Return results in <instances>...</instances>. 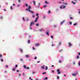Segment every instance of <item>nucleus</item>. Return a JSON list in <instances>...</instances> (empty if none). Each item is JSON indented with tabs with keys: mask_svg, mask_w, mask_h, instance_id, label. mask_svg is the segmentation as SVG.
Here are the masks:
<instances>
[{
	"mask_svg": "<svg viewBox=\"0 0 80 80\" xmlns=\"http://www.w3.org/2000/svg\"><path fill=\"white\" fill-rule=\"evenodd\" d=\"M31 8H32L31 6H29L28 7V8L26 9V10L27 11H29V12H30V13H33V12L30 10V9H31Z\"/></svg>",
	"mask_w": 80,
	"mask_h": 80,
	"instance_id": "f257e3e1",
	"label": "nucleus"
},
{
	"mask_svg": "<svg viewBox=\"0 0 80 80\" xmlns=\"http://www.w3.org/2000/svg\"><path fill=\"white\" fill-rule=\"evenodd\" d=\"M38 17L36 18L35 20V22H37V20H38Z\"/></svg>",
	"mask_w": 80,
	"mask_h": 80,
	"instance_id": "f03ea898",
	"label": "nucleus"
},
{
	"mask_svg": "<svg viewBox=\"0 0 80 80\" xmlns=\"http://www.w3.org/2000/svg\"><path fill=\"white\" fill-rule=\"evenodd\" d=\"M33 24H34V22H31L30 24V26L32 27V25H33Z\"/></svg>",
	"mask_w": 80,
	"mask_h": 80,
	"instance_id": "7ed1b4c3",
	"label": "nucleus"
},
{
	"mask_svg": "<svg viewBox=\"0 0 80 80\" xmlns=\"http://www.w3.org/2000/svg\"><path fill=\"white\" fill-rule=\"evenodd\" d=\"M60 70L59 69H58L57 70V72H58V74H60V72L59 71Z\"/></svg>",
	"mask_w": 80,
	"mask_h": 80,
	"instance_id": "20e7f679",
	"label": "nucleus"
},
{
	"mask_svg": "<svg viewBox=\"0 0 80 80\" xmlns=\"http://www.w3.org/2000/svg\"><path fill=\"white\" fill-rule=\"evenodd\" d=\"M77 75V73H75V74H74L72 73V75L73 76H74V77H75Z\"/></svg>",
	"mask_w": 80,
	"mask_h": 80,
	"instance_id": "39448f33",
	"label": "nucleus"
},
{
	"mask_svg": "<svg viewBox=\"0 0 80 80\" xmlns=\"http://www.w3.org/2000/svg\"><path fill=\"white\" fill-rule=\"evenodd\" d=\"M39 45H40V44H39L38 43L35 44V46H39Z\"/></svg>",
	"mask_w": 80,
	"mask_h": 80,
	"instance_id": "423d86ee",
	"label": "nucleus"
},
{
	"mask_svg": "<svg viewBox=\"0 0 80 80\" xmlns=\"http://www.w3.org/2000/svg\"><path fill=\"white\" fill-rule=\"evenodd\" d=\"M64 22H65V21L64 20L61 22V24L62 25V23H64Z\"/></svg>",
	"mask_w": 80,
	"mask_h": 80,
	"instance_id": "0eeeda50",
	"label": "nucleus"
},
{
	"mask_svg": "<svg viewBox=\"0 0 80 80\" xmlns=\"http://www.w3.org/2000/svg\"><path fill=\"white\" fill-rule=\"evenodd\" d=\"M47 7V5H44L43 7L44 8H45L46 7Z\"/></svg>",
	"mask_w": 80,
	"mask_h": 80,
	"instance_id": "6e6552de",
	"label": "nucleus"
},
{
	"mask_svg": "<svg viewBox=\"0 0 80 80\" xmlns=\"http://www.w3.org/2000/svg\"><path fill=\"white\" fill-rule=\"evenodd\" d=\"M34 17H35V16L34 15H32V18H34Z\"/></svg>",
	"mask_w": 80,
	"mask_h": 80,
	"instance_id": "1a4fd4ad",
	"label": "nucleus"
},
{
	"mask_svg": "<svg viewBox=\"0 0 80 80\" xmlns=\"http://www.w3.org/2000/svg\"><path fill=\"white\" fill-rule=\"evenodd\" d=\"M24 68H25V69H27V66L25 65L24 66Z\"/></svg>",
	"mask_w": 80,
	"mask_h": 80,
	"instance_id": "9d476101",
	"label": "nucleus"
},
{
	"mask_svg": "<svg viewBox=\"0 0 80 80\" xmlns=\"http://www.w3.org/2000/svg\"><path fill=\"white\" fill-rule=\"evenodd\" d=\"M26 58H28L29 57V55H26Z\"/></svg>",
	"mask_w": 80,
	"mask_h": 80,
	"instance_id": "9b49d317",
	"label": "nucleus"
},
{
	"mask_svg": "<svg viewBox=\"0 0 80 80\" xmlns=\"http://www.w3.org/2000/svg\"><path fill=\"white\" fill-rule=\"evenodd\" d=\"M68 44H69V46H72V44L70 42H69L68 43Z\"/></svg>",
	"mask_w": 80,
	"mask_h": 80,
	"instance_id": "f8f14e48",
	"label": "nucleus"
},
{
	"mask_svg": "<svg viewBox=\"0 0 80 80\" xmlns=\"http://www.w3.org/2000/svg\"><path fill=\"white\" fill-rule=\"evenodd\" d=\"M33 4H34L35 5L36 4H35V1H33Z\"/></svg>",
	"mask_w": 80,
	"mask_h": 80,
	"instance_id": "ddd939ff",
	"label": "nucleus"
},
{
	"mask_svg": "<svg viewBox=\"0 0 80 80\" xmlns=\"http://www.w3.org/2000/svg\"><path fill=\"white\" fill-rule=\"evenodd\" d=\"M71 2L72 3H73L74 5H75V2H74L73 1H72Z\"/></svg>",
	"mask_w": 80,
	"mask_h": 80,
	"instance_id": "4468645a",
	"label": "nucleus"
},
{
	"mask_svg": "<svg viewBox=\"0 0 80 80\" xmlns=\"http://www.w3.org/2000/svg\"><path fill=\"white\" fill-rule=\"evenodd\" d=\"M63 7V8H66V6H64L63 5H62Z\"/></svg>",
	"mask_w": 80,
	"mask_h": 80,
	"instance_id": "2eb2a0df",
	"label": "nucleus"
},
{
	"mask_svg": "<svg viewBox=\"0 0 80 80\" xmlns=\"http://www.w3.org/2000/svg\"><path fill=\"white\" fill-rule=\"evenodd\" d=\"M19 50L21 52H23V50L21 49H20Z\"/></svg>",
	"mask_w": 80,
	"mask_h": 80,
	"instance_id": "dca6fc26",
	"label": "nucleus"
},
{
	"mask_svg": "<svg viewBox=\"0 0 80 80\" xmlns=\"http://www.w3.org/2000/svg\"><path fill=\"white\" fill-rule=\"evenodd\" d=\"M46 34L47 35L49 36V33L48 32H46Z\"/></svg>",
	"mask_w": 80,
	"mask_h": 80,
	"instance_id": "f3484780",
	"label": "nucleus"
},
{
	"mask_svg": "<svg viewBox=\"0 0 80 80\" xmlns=\"http://www.w3.org/2000/svg\"><path fill=\"white\" fill-rule=\"evenodd\" d=\"M78 65L79 66H80V61H79L78 63Z\"/></svg>",
	"mask_w": 80,
	"mask_h": 80,
	"instance_id": "a211bd4d",
	"label": "nucleus"
},
{
	"mask_svg": "<svg viewBox=\"0 0 80 80\" xmlns=\"http://www.w3.org/2000/svg\"><path fill=\"white\" fill-rule=\"evenodd\" d=\"M76 58L77 59H78L79 58V56H77V57H76Z\"/></svg>",
	"mask_w": 80,
	"mask_h": 80,
	"instance_id": "6ab92c4d",
	"label": "nucleus"
},
{
	"mask_svg": "<svg viewBox=\"0 0 80 80\" xmlns=\"http://www.w3.org/2000/svg\"><path fill=\"white\" fill-rule=\"evenodd\" d=\"M36 26H37L38 27L39 26V24L38 23L36 24Z\"/></svg>",
	"mask_w": 80,
	"mask_h": 80,
	"instance_id": "aec40b11",
	"label": "nucleus"
},
{
	"mask_svg": "<svg viewBox=\"0 0 80 80\" xmlns=\"http://www.w3.org/2000/svg\"><path fill=\"white\" fill-rule=\"evenodd\" d=\"M45 70H48V67L47 66L46 67V68L45 69Z\"/></svg>",
	"mask_w": 80,
	"mask_h": 80,
	"instance_id": "412c9836",
	"label": "nucleus"
},
{
	"mask_svg": "<svg viewBox=\"0 0 80 80\" xmlns=\"http://www.w3.org/2000/svg\"><path fill=\"white\" fill-rule=\"evenodd\" d=\"M40 32H42V31H45V30H43L42 29H40Z\"/></svg>",
	"mask_w": 80,
	"mask_h": 80,
	"instance_id": "4be33fe9",
	"label": "nucleus"
},
{
	"mask_svg": "<svg viewBox=\"0 0 80 80\" xmlns=\"http://www.w3.org/2000/svg\"><path fill=\"white\" fill-rule=\"evenodd\" d=\"M62 51H63V49H62L61 50H60L59 52H62Z\"/></svg>",
	"mask_w": 80,
	"mask_h": 80,
	"instance_id": "5701e85b",
	"label": "nucleus"
},
{
	"mask_svg": "<svg viewBox=\"0 0 80 80\" xmlns=\"http://www.w3.org/2000/svg\"><path fill=\"white\" fill-rule=\"evenodd\" d=\"M62 7H63V6H61L60 7V8L61 9H62V8H63Z\"/></svg>",
	"mask_w": 80,
	"mask_h": 80,
	"instance_id": "b1692460",
	"label": "nucleus"
},
{
	"mask_svg": "<svg viewBox=\"0 0 80 80\" xmlns=\"http://www.w3.org/2000/svg\"><path fill=\"white\" fill-rule=\"evenodd\" d=\"M46 73H47V72H43L42 73V74L43 75H44V74H46Z\"/></svg>",
	"mask_w": 80,
	"mask_h": 80,
	"instance_id": "393cba45",
	"label": "nucleus"
},
{
	"mask_svg": "<svg viewBox=\"0 0 80 80\" xmlns=\"http://www.w3.org/2000/svg\"><path fill=\"white\" fill-rule=\"evenodd\" d=\"M22 19L23 20V21H25V18H24V17H23L22 18Z\"/></svg>",
	"mask_w": 80,
	"mask_h": 80,
	"instance_id": "a878e982",
	"label": "nucleus"
},
{
	"mask_svg": "<svg viewBox=\"0 0 80 80\" xmlns=\"http://www.w3.org/2000/svg\"><path fill=\"white\" fill-rule=\"evenodd\" d=\"M41 68H42V69H43L44 68V66L41 67Z\"/></svg>",
	"mask_w": 80,
	"mask_h": 80,
	"instance_id": "bb28decb",
	"label": "nucleus"
},
{
	"mask_svg": "<svg viewBox=\"0 0 80 80\" xmlns=\"http://www.w3.org/2000/svg\"><path fill=\"white\" fill-rule=\"evenodd\" d=\"M61 42H60L59 43V45H61Z\"/></svg>",
	"mask_w": 80,
	"mask_h": 80,
	"instance_id": "cd10ccee",
	"label": "nucleus"
},
{
	"mask_svg": "<svg viewBox=\"0 0 80 80\" xmlns=\"http://www.w3.org/2000/svg\"><path fill=\"white\" fill-rule=\"evenodd\" d=\"M52 72L53 73H54L55 72V71L53 70H52Z\"/></svg>",
	"mask_w": 80,
	"mask_h": 80,
	"instance_id": "c85d7f7f",
	"label": "nucleus"
},
{
	"mask_svg": "<svg viewBox=\"0 0 80 80\" xmlns=\"http://www.w3.org/2000/svg\"><path fill=\"white\" fill-rule=\"evenodd\" d=\"M45 3H46V4H48V2H47V1H45Z\"/></svg>",
	"mask_w": 80,
	"mask_h": 80,
	"instance_id": "c756f323",
	"label": "nucleus"
},
{
	"mask_svg": "<svg viewBox=\"0 0 80 80\" xmlns=\"http://www.w3.org/2000/svg\"><path fill=\"white\" fill-rule=\"evenodd\" d=\"M26 20L27 21H28V20H29V19L28 18H26Z\"/></svg>",
	"mask_w": 80,
	"mask_h": 80,
	"instance_id": "7c9ffc66",
	"label": "nucleus"
},
{
	"mask_svg": "<svg viewBox=\"0 0 80 80\" xmlns=\"http://www.w3.org/2000/svg\"><path fill=\"white\" fill-rule=\"evenodd\" d=\"M20 61H21V62H22V61H23V59L21 58L20 59Z\"/></svg>",
	"mask_w": 80,
	"mask_h": 80,
	"instance_id": "2f4dec72",
	"label": "nucleus"
},
{
	"mask_svg": "<svg viewBox=\"0 0 80 80\" xmlns=\"http://www.w3.org/2000/svg\"><path fill=\"white\" fill-rule=\"evenodd\" d=\"M69 23L70 25H72V22H69Z\"/></svg>",
	"mask_w": 80,
	"mask_h": 80,
	"instance_id": "473e14b6",
	"label": "nucleus"
},
{
	"mask_svg": "<svg viewBox=\"0 0 80 80\" xmlns=\"http://www.w3.org/2000/svg\"><path fill=\"white\" fill-rule=\"evenodd\" d=\"M22 74H23V75L24 76H25V73H22Z\"/></svg>",
	"mask_w": 80,
	"mask_h": 80,
	"instance_id": "72a5a7b5",
	"label": "nucleus"
},
{
	"mask_svg": "<svg viewBox=\"0 0 80 80\" xmlns=\"http://www.w3.org/2000/svg\"><path fill=\"white\" fill-rule=\"evenodd\" d=\"M25 5H26V7H28V4H27V3H25Z\"/></svg>",
	"mask_w": 80,
	"mask_h": 80,
	"instance_id": "f704fd0d",
	"label": "nucleus"
},
{
	"mask_svg": "<svg viewBox=\"0 0 80 80\" xmlns=\"http://www.w3.org/2000/svg\"><path fill=\"white\" fill-rule=\"evenodd\" d=\"M63 4H64V5H67V3H63Z\"/></svg>",
	"mask_w": 80,
	"mask_h": 80,
	"instance_id": "c9c22d12",
	"label": "nucleus"
},
{
	"mask_svg": "<svg viewBox=\"0 0 80 80\" xmlns=\"http://www.w3.org/2000/svg\"><path fill=\"white\" fill-rule=\"evenodd\" d=\"M1 62H3V61H4L3 59H1Z\"/></svg>",
	"mask_w": 80,
	"mask_h": 80,
	"instance_id": "e433bc0d",
	"label": "nucleus"
},
{
	"mask_svg": "<svg viewBox=\"0 0 80 80\" xmlns=\"http://www.w3.org/2000/svg\"><path fill=\"white\" fill-rule=\"evenodd\" d=\"M30 40H28V43H30Z\"/></svg>",
	"mask_w": 80,
	"mask_h": 80,
	"instance_id": "4c0bfd02",
	"label": "nucleus"
},
{
	"mask_svg": "<svg viewBox=\"0 0 80 80\" xmlns=\"http://www.w3.org/2000/svg\"><path fill=\"white\" fill-rule=\"evenodd\" d=\"M77 23H75L74 24V26H75V25H76Z\"/></svg>",
	"mask_w": 80,
	"mask_h": 80,
	"instance_id": "58836bf2",
	"label": "nucleus"
},
{
	"mask_svg": "<svg viewBox=\"0 0 80 80\" xmlns=\"http://www.w3.org/2000/svg\"><path fill=\"white\" fill-rule=\"evenodd\" d=\"M57 78L58 79H59L60 78L58 76L57 77Z\"/></svg>",
	"mask_w": 80,
	"mask_h": 80,
	"instance_id": "ea45409f",
	"label": "nucleus"
},
{
	"mask_svg": "<svg viewBox=\"0 0 80 80\" xmlns=\"http://www.w3.org/2000/svg\"><path fill=\"white\" fill-rule=\"evenodd\" d=\"M38 5H39V6H38V7H40V5H41L40 3H39Z\"/></svg>",
	"mask_w": 80,
	"mask_h": 80,
	"instance_id": "a19ab883",
	"label": "nucleus"
},
{
	"mask_svg": "<svg viewBox=\"0 0 80 80\" xmlns=\"http://www.w3.org/2000/svg\"><path fill=\"white\" fill-rule=\"evenodd\" d=\"M45 79L46 80H47L48 79V78H47V77H46Z\"/></svg>",
	"mask_w": 80,
	"mask_h": 80,
	"instance_id": "79ce46f5",
	"label": "nucleus"
},
{
	"mask_svg": "<svg viewBox=\"0 0 80 80\" xmlns=\"http://www.w3.org/2000/svg\"><path fill=\"white\" fill-rule=\"evenodd\" d=\"M2 57V54H0V58H1Z\"/></svg>",
	"mask_w": 80,
	"mask_h": 80,
	"instance_id": "37998d69",
	"label": "nucleus"
},
{
	"mask_svg": "<svg viewBox=\"0 0 80 80\" xmlns=\"http://www.w3.org/2000/svg\"><path fill=\"white\" fill-rule=\"evenodd\" d=\"M34 59H35V60H36V59H37V57H35L34 58Z\"/></svg>",
	"mask_w": 80,
	"mask_h": 80,
	"instance_id": "c03bdc74",
	"label": "nucleus"
},
{
	"mask_svg": "<svg viewBox=\"0 0 80 80\" xmlns=\"http://www.w3.org/2000/svg\"><path fill=\"white\" fill-rule=\"evenodd\" d=\"M10 9H11V10H12V6H11V8H10Z\"/></svg>",
	"mask_w": 80,
	"mask_h": 80,
	"instance_id": "a18cd8bd",
	"label": "nucleus"
},
{
	"mask_svg": "<svg viewBox=\"0 0 80 80\" xmlns=\"http://www.w3.org/2000/svg\"><path fill=\"white\" fill-rule=\"evenodd\" d=\"M12 70H13V71L15 70V68H14L13 69H12Z\"/></svg>",
	"mask_w": 80,
	"mask_h": 80,
	"instance_id": "49530a36",
	"label": "nucleus"
},
{
	"mask_svg": "<svg viewBox=\"0 0 80 80\" xmlns=\"http://www.w3.org/2000/svg\"><path fill=\"white\" fill-rule=\"evenodd\" d=\"M78 10L79 11V12H78V13H79V14H80V10L78 9Z\"/></svg>",
	"mask_w": 80,
	"mask_h": 80,
	"instance_id": "de8ad7c7",
	"label": "nucleus"
},
{
	"mask_svg": "<svg viewBox=\"0 0 80 80\" xmlns=\"http://www.w3.org/2000/svg\"><path fill=\"white\" fill-rule=\"evenodd\" d=\"M57 27V26H56V25H55L54 26V27L55 28V27Z\"/></svg>",
	"mask_w": 80,
	"mask_h": 80,
	"instance_id": "09e8293b",
	"label": "nucleus"
},
{
	"mask_svg": "<svg viewBox=\"0 0 80 80\" xmlns=\"http://www.w3.org/2000/svg\"><path fill=\"white\" fill-rule=\"evenodd\" d=\"M26 68L27 69H29V68L28 67H27V68Z\"/></svg>",
	"mask_w": 80,
	"mask_h": 80,
	"instance_id": "8fccbe9b",
	"label": "nucleus"
},
{
	"mask_svg": "<svg viewBox=\"0 0 80 80\" xmlns=\"http://www.w3.org/2000/svg\"><path fill=\"white\" fill-rule=\"evenodd\" d=\"M73 64L74 65H75V62H73Z\"/></svg>",
	"mask_w": 80,
	"mask_h": 80,
	"instance_id": "3c124183",
	"label": "nucleus"
},
{
	"mask_svg": "<svg viewBox=\"0 0 80 80\" xmlns=\"http://www.w3.org/2000/svg\"><path fill=\"white\" fill-rule=\"evenodd\" d=\"M15 66H16V67H18V65H16Z\"/></svg>",
	"mask_w": 80,
	"mask_h": 80,
	"instance_id": "603ef678",
	"label": "nucleus"
},
{
	"mask_svg": "<svg viewBox=\"0 0 80 80\" xmlns=\"http://www.w3.org/2000/svg\"><path fill=\"white\" fill-rule=\"evenodd\" d=\"M39 14L38 13H37L36 14V16H38V15Z\"/></svg>",
	"mask_w": 80,
	"mask_h": 80,
	"instance_id": "864d4df0",
	"label": "nucleus"
},
{
	"mask_svg": "<svg viewBox=\"0 0 80 80\" xmlns=\"http://www.w3.org/2000/svg\"><path fill=\"white\" fill-rule=\"evenodd\" d=\"M32 49H33V50H35V48H34V47H32Z\"/></svg>",
	"mask_w": 80,
	"mask_h": 80,
	"instance_id": "5fc2aeb1",
	"label": "nucleus"
},
{
	"mask_svg": "<svg viewBox=\"0 0 80 80\" xmlns=\"http://www.w3.org/2000/svg\"><path fill=\"white\" fill-rule=\"evenodd\" d=\"M51 38H52V39H53V36H51Z\"/></svg>",
	"mask_w": 80,
	"mask_h": 80,
	"instance_id": "6e6d98bb",
	"label": "nucleus"
},
{
	"mask_svg": "<svg viewBox=\"0 0 80 80\" xmlns=\"http://www.w3.org/2000/svg\"><path fill=\"white\" fill-rule=\"evenodd\" d=\"M50 12H51L50 11H48V13H50Z\"/></svg>",
	"mask_w": 80,
	"mask_h": 80,
	"instance_id": "4d7b16f0",
	"label": "nucleus"
},
{
	"mask_svg": "<svg viewBox=\"0 0 80 80\" xmlns=\"http://www.w3.org/2000/svg\"><path fill=\"white\" fill-rule=\"evenodd\" d=\"M72 18H72V17H71V18H70V19H71V20L72 19Z\"/></svg>",
	"mask_w": 80,
	"mask_h": 80,
	"instance_id": "13d9d810",
	"label": "nucleus"
},
{
	"mask_svg": "<svg viewBox=\"0 0 80 80\" xmlns=\"http://www.w3.org/2000/svg\"><path fill=\"white\" fill-rule=\"evenodd\" d=\"M61 62H62V61L60 60V61H59V63H61Z\"/></svg>",
	"mask_w": 80,
	"mask_h": 80,
	"instance_id": "bf43d9fd",
	"label": "nucleus"
},
{
	"mask_svg": "<svg viewBox=\"0 0 80 80\" xmlns=\"http://www.w3.org/2000/svg\"><path fill=\"white\" fill-rule=\"evenodd\" d=\"M53 45H54L53 44L51 45L52 47H53Z\"/></svg>",
	"mask_w": 80,
	"mask_h": 80,
	"instance_id": "052dcab7",
	"label": "nucleus"
},
{
	"mask_svg": "<svg viewBox=\"0 0 80 80\" xmlns=\"http://www.w3.org/2000/svg\"><path fill=\"white\" fill-rule=\"evenodd\" d=\"M58 3L60 4L62 3V2H58Z\"/></svg>",
	"mask_w": 80,
	"mask_h": 80,
	"instance_id": "680f3d73",
	"label": "nucleus"
},
{
	"mask_svg": "<svg viewBox=\"0 0 80 80\" xmlns=\"http://www.w3.org/2000/svg\"><path fill=\"white\" fill-rule=\"evenodd\" d=\"M30 30H32V28H30Z\"/></svg>",
	"mask_w": 80,
	"mask_h": 80,
	"instance_id": "e2e57ef3",
	"label": "nucleus"
},
{
	"mask_svg": "<svg viewBox=\"0 0 80 80\" xmlns=\"http://www.w3.org/2000/svg\"><path fill=\"white\" fill-rule=\"evenodd\" d=\"M19 76H21V74H19Z\"/></svg>",
	"mask_w": 80,
	"mask_h": 80,
	"instance_id": "0e129e2a",
	"label": "nucleus"
},
{
	"mask_svg": "<svg viewBox=\"0 0 80 80\" xmlns=\"http://www.w3.org/2000/svg\"><path fill=\"white\" fill-rule=\"evenodd\" d=\"M4 11H7V10H6V9H4Z\"/></svg>",
	"mask_w": 80,
	"mask_h": 80,
	"instance_id": "69168bd1",
	"label": "nucleus"
},
{
	"mask_svg": "<svg viewBox=\"0 0 80 80\" xmlns=\"http://www.w3.org/2000/svg\"><path fill=\"white\" fill-rule=\"evenodd\" d=\"M18 2H20V0H18Z\"/></svg>",
	"mask_w": 80,
	"mask_h": 80,
	"instance_id": "338daca9",
	"label": "nucleus"
},
{
	"mask_svg": "<svg viewBox=\"0 0 80 80\" xmlns=\"http://www.w3.org/2000/svg\"><path fill=\"white\" fill-rule=\"evenodd\" d=\"M37 63H40V61H37Z\"/></svg>",
	"mask_w": 80,
	"mask_h": 80,
	"instance_id": "774afa93",
	"label": "nucleus"
}]
</instances>
